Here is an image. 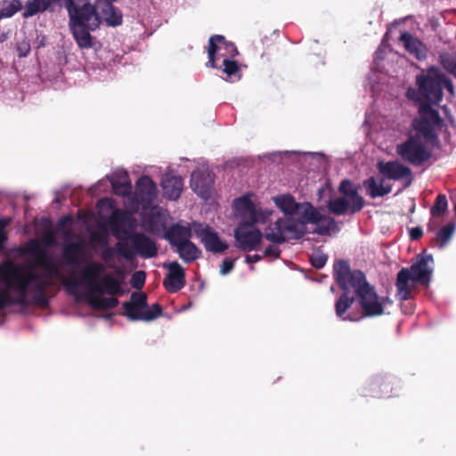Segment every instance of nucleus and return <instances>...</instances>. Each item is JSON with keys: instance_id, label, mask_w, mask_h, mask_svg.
<instances>
[{"instance_id": "64", "label": "nucleus", "mask_w": 456, "mask_h": 456, "mask_svg": "<svg viewBox=\"0 0 456 456\" xmlns=\"http://www.w3.org/2000/svg\"><path fill=\"white\" fill-rule=\"evenodd\" d=\"M150 224H151V229H152V231H153V230H154V228H153V220H151V221H150Z\"/></svg>"}, {"instance_id": "40", "label": "nucleus", "mask_w": 456, "mask_h": 456, "mask_svg": "<svg viewBox=\"0 0 456 456\" xmlns=\"http://www.w3.org/2000/svg\"><path fill=\"white\" fill-rule=\"evenodd\" d=\"M223 66V72L227 75L232 82L240 78V69L238 61L224 58Z\"/></svg>"}, {"instance_id": "25", "label": "nucleus", "mask_w": 456, "mask_h": 456, "mask_svg": "<svg viewBox=\"0 0 456 456\" xmlns=\"http://www.w3.org/2000/svg\"><path fill=\"white\" fill-rule=\"evenodd\" d=\"M343 293L339 296V297L335 302V313L336 315L343 321H350L355 322L359 321L360 318L352 315L351 314H346V312L354 304L355 298L354 297H349L348 292L351 289H342Z\"/></svg>"}, {"instance_id": "8", "label": "nucleus", "mask_w": 456, "mask_h": 456, "mask_svg": "<svg viewBox=\"0 0 456 456\" xmlns=\"http://www.w3.org/2000/svg\"><path fill=\"white\" fill-rule=\"evenodd\" d=\"M396 154L413 166H420L431 158V153L417 135H410L406 141L397 144Z\"/></svg>"}, {"instance_id": "28", "label": "nucleus", "mask_w": 456, "mask_h": 456, "mask_svg": "<svg viewBox=\"0 0 456 456\" xmlns=\"http://www.w3.org/2000/svg\"><path fill=\"white\" fill-rule=\"evenodd\" d=\"M60 0H28L24 5L22 17L27 19L37 13L44 12Z\"/></svg>"}, {"instance_id": "36", "label": "nucleus", "mask_w": 456, "mask_h": 456, "mask_svg": "<svg viewBox=\"0 0 456 456\" xmlns=\"http://www.w3.org/2000/svg\"><path fill=\"white\" fill-rule=\"evenodd\" d=\"M111 186L114 192L119 196H128L132 192V183L129 180L128 174L125 172L118 179L111 181Z\"/></svg>"}, {"instance_id": "15", "label": "nucleus", "mask_w": 456, "mask_h": 456, "mask_svg": "<svg viewBox=\"0 0 456 456\" xmlns=\"http://www.w3.org/2000/svg\"><path fill=\"white\" fill-rule=\"evenodd\" d=\"M379 173L387 179L398 181L408 177L407 186L411 183V170L398 160L379 161L377 164Z\"/></svg>"}, {"instance_id": "50", "label": "nucleus", "mask_w": 456, "mask_h": 456, "mask_svg": "<svg viewBox=\"0 0 456 456\" xmlns=\"http://www.w3.org/2000/svg\"><path fill=\"white\" fill-rule=\"evenodd\" d=\"M136 306L147 307V296L143 292H133L130 301H127Z\"/></svg>"}, {"instance_id": "51", "label": "nucleus", "mask_w": 456, "mask_h": 456, "mask_svg": "<svg viewBox=\"0 0 456 456\" xmlns=\"http://www.w3.org/2000/svg\"><path fill=\"white\" fill-rule=\"evenodd\" d=\"M11 218H1L0 219V248L7 241L8 236L5 232V228L10 224Z\"/></svg>"}, {"instance_id": "2", "label": "nucleus", "mask_w": 456, "mask_h": 456, "mask_svg": "<svg viewBox=\"0 0 456 456\" xmlns=\"http://www.w3.org/2000/svg\"><path fill=\"white\" fill-rule=\"evenodd\" d=\"M334 279L341 289H354L362 308L360 320L364 317H376L384 314L380 297L375 288L367 281L360 270L352 271L348 261L339 259L333 265Z\"/></svg>"}, {"instance_id": "7", "label": "nucleus", "mask_w": 456, "mask_h": 456, "mask_svg": "<svg viewBox=\"0 0 456 456\" xmlns=\"http://www.w3.org/2000/svg\"><path fill=\"white\" fill-rule=\"evenodd\" d=\"M432 103H419V118L413 120L414 129L428 142L438 139L436 128H442L444 120L438 110L431 107Z\"/></svg>"}, {"instance_id": "38", "label": "nucleus", "mask_w": 456, "mask_h": 456, "mask_svg": "<svg viewBox=\"0 0 456 456\" xmlns=\"http://www.w3.org/2000/svg\"><path fill=\"white\" fill-rule=\"evenodd\" d=\"M455 231V224L449 223L442 227L436 233V241L440 248H444L451 240Z\"/></svg>"}, {"instance_id": "37", "label": "nucleus", "mask_w": 456, "mask_h": 456, "mask_svg": "<svg viewBox=\"0 0 456 456\" xmlns=\"http://www.w3.org/2000/svg\"><path fill=\"white\" fill-rule=\"evenodd\" d=\"M21 9L20 0H4L0 8V20L12 17Z\"/></svg>"}, {"instance_id": "34", "label": "nucleus", "mask_w": 456, "mask_h": 456, "mask_svg": "<svg viewBox=\"0 0 456 456\" xmlns=\"http://www.w3.org/2000/svg\"><path fill=\"white\" fill-rule=\"evenodd\" d=\"M314 224L316 227L314 232L319 235H329L331 232L338 231L336 220L330 216L321 214L320 220Z\"/></svg>"}, {"instance_id": "44", "label": "nucleus", "mask_w": 456, "mask_h": 456, "mask_svg": "<svg viewBox=\"0 0 456 456\" xmlns=\"http://www.w3.org/2000/svg\"><path fill=\"white\" fill-rule=\"evenodd\" d=\"M441 64L446 71L456 77V55L442 54Z\"/></svg>"}, {"instance_id": "9", "label": "nucleus", "mask_w": 456, "mask_h": 456, "mask_svg": "<svg viewBox=\"0 0 456 456\" xmlns=\"http://www.w3.org/2000/svg\"><path fill=\"white\" fill-rule=\"evenodd\" d=\"M105 272V266L99 262H90L81 272V281L77 279H62V285L69 294L75 295L80 284L84 283L93 291L100 282L99 278Z\"/></svg>"}, {"instance_id": "46", "label": "nucleus", "mask_w": 456, "mask_h": 456, "mask_svg": "<svg viewBox=\"0 0 456 456\" xmlns=\"http://www.w3.org/2000/svg\"><path fill=\"white\" fill-rule=\"evenodd\" d=\"M241 216H242V222H240V224H247V225H250V227H255L254 225L256 223H258V221H259L260 214L255 206L252 209L248 211L246 214L243 213L241 215Z\"/></svg>"}, {"instance_id": "22", "label": "nucleus", "mask_w": 456, "mask_h": 456, "mask_svg": "<svg viewBox=\"0 0 456 456\" xmlns=\"http://www.w3.org/2000/svg\"><path fill=\"white\" fill-rule=\"evenodd\" d=\"M399 41L403 44L405 50L419 61L427 58L428 49L426 45L410 32L404 31L401 34Z\"/></svg>"}, {"instance_id": "35", "label": "nucleus", "mask_w": 456, "mask_h": 456, "mask_svg": "<svg viewBox=\"0 0 456 456\" xmlns=\"http://www.w3.org/2000/svg\"><path fill=\"white\" fill-rule=\"evenodd\" d=\"M90 305L98 311H104L115 308L119 301L118 298L111 296L110 297H104L101 296L92 297L88 298Z\"/></svg>"}, {"instance_id": "58", "label": "nucleus", "mask_w": 456, "mask_h": 456, "mask_svg": "<svg viewBox=\"0 0 456 456\" xmlns=\"http://www.w3.org/2000/svg\"><path fill=\"white\" fill-rule=\"evenodd\" d=\"M423 236V230L421 227L417 226L410 230V237L412 240H418Z\"/></svg>"}, {"instance_id": "6", "label": "nucleus", "mask_w": 456, "mask_h": 456, "mask_svg": "<svg viewBox=\"0 0 456 456\" xmlns=\"http://www.w3.org/2000/svg\"><path fill=\"white\" fill-rule=\"evenodd\" d=\"M68 2L74 3L75 7L77 5L79 12L85 16H95L99 21V25L102 20L111 26H118L122 23L120 12H118L112 5V2L109 0H96L94 5H92L88 0H68Z\"/></svg>"}, {"instance_id": "31", "label": "nucleus", "mask_w": 456, "mask_h": 456, "mask_svg": "<svg viewBox=\"0 0 456 456\" xmlns=\"http://www.w3.org/2000/svg\"><path fill=\"white\" fill-rule=\"evenodd\" d=\"M274 202L286 216H293L301 207V204L296 202L294 197L289 194L275 197Z\"/></svg>"}, {"instance_id": "12", "label": "nucleus", "mask_w": 456, "mask_h": 456, "mask_svg": "<svg viewBox=\"0 0 456 456\" xmlns=\"http://www.w3.org/2000/svg\"><path fill=\"white\" fill-rule=\"evenodd\" d=\"M192 229L195 236L200 240L207 251L216 254L228 248L226 242L223 241L210 226L194 222Z\"/></svg>"}, {"instance_id": "56", "label": "nucleus", "mask_w": 456, "mask_h": 456, "mask_svg": "<svg viewBox=\"0 0 456 456\" xmlns=\"http://www.w3.org/2000/svg\"><path fill=\"white\" fill-rule=\"evenodd\" d=\"M234 261H235V259L224 258L220 266V273L222 275H226L230 272H232V270L234 267Z\"/></svg>"}, {"instance_id": "20", "label": "nucleus", "mask_w": 456, "mask_h": 456, "mask_svg": "<svg viewBox=\"0 0 456 456\" xmlns=\"http://www.w3.org/2000/svg\"><path fill=\"white\" fill-rule=\"evenodd\" d=\"M161 186L165 198L176 200L180 198L183 190V180L181 175L167 172L162 177Z\"/></svg>"}, {"instance_id": "13", "label": "nucleus", "mask_w": 456, "mask_h": 456, "mask_svg": "<svg viewBox=\"0 0 456 456\" xmlns=\"http://www.w3.org/2000/svg\"><path fill=\"white\" fill-rule=\"evenodd\" d=\"M393 389V380L389 377L378 375L367 382L362 395L373 398L392 397Z\"/></svg>"}, {"instance_id": "59", "label": "nucleus", "mask_w": 456, "mask_h": 456, "mask_svg": "<svg viewBox=\"0 0 456 456\" xmlns=\"http://www.w3.org/2000/svg\"><path fill=\"white\" fill-rule=\"evenodd\" d=\"M44 241L48 246H53L55 243V237L53 232H47L44 236Z\"/></svg>"}, {"instance_id": "32", "label": "nucleus", "mask_w": 456, "mask_h": 456, "mask_svg": "<svg viewBox=\"0 0 456 456\" xmlns=\"http://www.w3.org/2000/svg\"><path fill=\"white\" fill-rule=\"evenodd\" d=\"M363 186L366 189L368 195L371 199H375L378 197H383L392 191L391 185L384 186L382 183L380 184L377 183L375 177L370 176L368 179L363 181Z\"/></svg>"}, {"instance_id": "21", "label": "nucleus", "mask_w": 456, "mask_h": 456, "mask_svg": "<svg viewBox=\"0 0 456 456\" xmlns=\"http://www.w3.org/2000/svg\"><path fill=\"white\" fill-rule=\"evenodd\" d=\"M338 192L352 202L351 214L360 212L365 204L364 199L358 192V186L349 179H343L338 188Z\"/></svg>"}, {"instance_id": "54", "label": "nucleus", "mask_w": 456, "mask_h": 456, "mask_svg": "<svg viewBox=\"0 0 456 456\" xmlns=\"http://www.w3.org/2000/svg\"><path fill=\"white\" fill-rule=\"evenodd\" d=\"M17 53L19 57H26L30 52V45L27 40H22L17 44Z\"/></svg>"}, {"instance_id": "27", "label": "nucleus", "mask_w": 456, "mask_h": 456, "mask_svg": "<svg viewBox=\"0 0 456 456\" xmlns=\"http://www.w3.org/2000/svg\"><path fill=\"white\" fill-rule=\"evenodd\" d=\"M175 248L184 263H192L201 256V250L191 240L184 243H179Z\"/></svg>"}, {"instance_id": "63", "label": "nucleus", "mask_w": 456, "mask_h": 456, "mask_svg": "<svg viewBox=\"0 0 456 456\" xmlns=\"http://www.w3.org/2000/svg\"><path fill=\"white\" fill-rule=\"evenodd\" d=\"M416 94V92L414 90H412V91L408 90V92H407V95L409 98H413V95H411V94Z\"/></svg>"}, {"instance_id": "10", "label": "nucleus", "mask_w": 456, "mask_h": 456, "mask_svg": "<svg viewBox=\"0 0 456 456\" xmlns=\"http://www.w3.org/2000/svg\"><path fill=\"white\" fill-rule=\"evenodd\" d=\"M239 54L236 45L227 41L222 35H213L208 39L207 67L212 69H220L217 65L219 57L232 59Z\"/></svg>"}, {"instance_id": "60", "label": "nucleus", "mask_w": 456, "mask_h": 456, "mask_svg": "<svg viewBox=\"0 0 456 456\" xmlns=\"http://www.w3.org/2000/svg\"><path fill=\"white\" fill-rule=\"evenodd\" d=\"M263 256H264L257 255V254H256V255H247L246 256V262L249 263V264L250 263H256V262L262 260Z\"/></svg>"}, {"instance_id": "62", "label": "nucleus", "mask_w": 456, "mask_h": 456, "mask_svg": "<svg viewBox=\"0 0 456 456\" xmlns=\"http://www.w3.org/2000/svg\"><path fill=\"white\" fill-rule=\"evenodd\" d=\"M380 300L382 301V306L385 308L386 304H392V300L389 299V297H380Z\"/></svg>"}, {"instance_id": "18", "label": "nucleus", "mask_w": 456, "mask_h": 456, "mask_svg": "<svg viewBox=\"0 0 456 456\" xmlns=\"http://www.w3.org/2000/svg\"><path fill=\"white\" fill-rule=\"evenodd\" d=\"M137 200L144 206L151 205L157 197V185L148 175L141 176L135 183Z\"/></svg>"}, {"instance_id": "43", "label": "nucleus", "mask_w": 456, "mask_h": 456, "mask_svg": "<svg viewBox=\"0 0 456 456\" xmlns=\"http://www.w3.org/2000/svg\"><path fill=\"white\" fill-rule=\"evenodd\" d=\"M303 222L315 224L320 220L321 213L310 203L305 204V209L302 213Z\"/></svg>"}, {"instance_id": "29", "label": "nucleus", "mask_w": 456, "mask_h": 456, "mask_svg": "<svg viewBox=\"0 0 456 456\" xmlns=\"http://www.w3.org/2000/svg\"><path fill=\"white\" fill-rule=\"evenodd\" d=\"M263 235L265 239L273 244L280 245L284 243L286 241V236L284 234L281 218H279L273 224H270Z\"/></svg>"}, {"instance_id": "3", "label": "nucleus", "mask_w": 456, "mask_h": 456, "mask_svg": "<svg viewBox=\"0 0 456 456\" xmlns=\"http://www.w3.org/2000/svg\"><path fill=\"white\" fill-rule=\"evenodd\" d=\"M113 235L118 239L116 249L118 255L126 260H132L136 255L142 258H153L158 255L156 242L142 232H128L120 230L117 222H111Z\"/></svg>"}, {"instance_id": "57", "label": "nucleus", "mask_w": 456, "mask_h": 456, "mask_svg": "<svg viewBox=\"0 0 456 456\" xmlns=\"http://www.w3.org/2000/svg\"><path fill=\"white\" fill-rule=\"evenodd\" d=\"M281 250L273 245L268 246L264 251V256H273L274 258H280Z\"/></svg>"}, {"instance_id": "14", "label": "nucleus", "mask_w": 456, "mask_h": 456, "mask_svg": "<svg viewBox=\"0 0 456 456\" xmlns=\"http://www.w3.org/2000/svg\"><path fill=\"white\" fill-rule=\"evenodd\" d=\"M432 261V255L423 256L419 254L416 257V262L408 268L411 272V279L416 281L420 285L428 287L433 273V269L428 266V263Z\"/></svg>"}, {"instance_id": "33", "label": "nucleus", "mask_w": 456, "mask_h": 456, "mask_svg": "<svg viewBox=\"0 0 456 456\" xmlns=\"http://www.w3.org/2000/svg\"><path fill=\"white\" fill-rule=\"evenodd\" d=\"M84 252V244L82 241L71 242L64 246L63 257L69 264H78L79 258Z\"/></svg>"}, {"instance_id": "41", "label": "nucleus", "mask_w": 456, "mask_h": 456, "mask_svg": "<svg viewBox=\"0 0 456 456\" xmlns=\"http://www.w3.org/2000/svg\"><path fill=\"white\" fill-rule=\"evenodd\" d=\"M27 252L34 257L37 265L48 256L46 250L36 240L29 241Z\"/></svg>"}, {"instance_id": "47", "label": "nucleus", "mask_w": 456, "mask_h": 456, "mask_svg": "<svg viewBox=\"0 0 456 456\" xmlns=\"http://www.w3.org/2000/svg\"><path fill=\"white\" fill-rule=\"evenodd\" d=\"M234 205L236 210L240 212V215H242L243 213L246 214L248 211H249L255 207L252 200L245 196L236 199L234 201Z\"/></svg>"}, {"instance_id": "4", "label": "nucleus", "mask_w": 456, "mask_h": 456, "mask_svg": "<svg viewBox=\"0 0 456 456\" xmlns=\"http://www.w3.org/2000/svg\"><path fill=\"white\" fill-rule=\"evenodd\" d=\"M416 84L418 86L416 100L419 103L438 104L443 100L444 87L451 92L453 91L452 81L434 68L429 69L427 73L417 75Z\"/></svg>"}, {"instance_id": "1", "label": "nucleus", "mask_w": 456, "mask_h": 456, "mask_svg": "<svg viewBox=\"0 0 456 456\" xmlns=\"http://www.w3.org/2000/svg\"><path fill=\"white\" fill-rule=\"evenodd\" d=\"M37 266L44 273H37L24 265L11 261L0 265V281L6 289H0V310L11 305L47 307V289L55 284L54 279L62 277L59 265L48 255Z\"/></svg>"}, {"instance_id": "49", "label": "nucleus", "mask_w": 456, "mask_h": 456, "mask_svg": "<svg viewBox=\"0 0 456 456\" xmlns=\"http://www.w3.org/2000/svg\"><path fill=\"white\" fill-rule=\"evenodd\" d=\"M145 322L152 321L162 314V307L158 303L153 304L151 308H145Z\"/></svg>"}, {"instance_id": "52", "label": "nucleus", "mask_w": 456, "mask_h": 456, "mask_svg": "<svg viewBox=\"0 0 456 456\" xmlns=\"http://www.w3.org/2000/svg\"><path fill=\"white\" fill-rule=\"evenodd\" d=\"M90 240L92 242H96L101 248H105L109 246V240L106 234L94 232L90 236Z\"/></svg>"}, {"instance_id": "39", "label": "nucleus", "mask_w": 456, "mask_h": 456, "mask_svg": "<svg viewBox=\"0 0 456 456\" xmlns=\"http://www.w3.org/2000/svg\"><path fill=\"white\" fill-rule=\"evenodd\" d=\"M123 314L126 315L130 321H145V308L134 305L128 302L123 303Z\"/></svg>"}, {"instance_id": "17", "label": "nucleus", "mask_w": 456, "mask_h": 456, "mask_svg": "<svg viewBox=\"0 0 456 456\" xmlns=\"http://www.w3.org/2000/svg\"><path fill=\"white\" fill-rule=\"evenodd\" d=\"M411 272L408 268H402L396 276V297L401 301H406L413 297L418 290L417 281L411 279Z\"/></svg>"}, {"instance_id": "16", "label": "nucleus", "mask_w": 456, "mask_h": 456, "mask_svg": "<svg viewBox=\"0 0 456 456\" xmlns=\"http://www.w3.org/2000/svg\"><path fill=\"white\" fill-rule=\"evenodd\" d=\"M168 273L163 280V286L169 293H176L185 286V272L177 262L165 265Z\"/></svg>"}, {"instance_id": "5", "label": "nucleus", "mask_w": 456, "mask_h": 456, "mask_svg": "<svg viewBox=\"0 0 456 456\" xmlns=\"http://www.w3.org/2000/svg\"><path fill=\"white\" fill-rule=\"evenodd\" d=\"M74 3L67 1V10L69 16V26L73 37L80 48L88 49L93 46V37L90 30H94L99 27V21L94 15L85 16L79 12L78 7L73 6Z\"/></svg>"}, {"instance_id": "45", "label": "nucleus", "mask_w": 456, "mask_h": 456, "mask_svg": "<svg viewBox=\"0 0 456 456\" xmlns=\"http://www.w3.org/2000/svg\"><path fill=\"white\" fill-rule=\"evenodd\" d=\"M328 260V256L321 249H316L310 256L312 265L317 269L322 268Z\"/></svg>"}, {"instance_id": "30", "label": "nucleus", "mask_w": 456, "mask_h": 456, "mask_svg": "<svg viewBox=\"0 0 456 456\" xmlns=\"http://www.w3.org/2000/svg\"><path fill=\"white\" fill-rule=\"evenodd\" d=\"M327 208L331 214L336 216H342L346 213L351 214L352 202L346 197H337L328 200Z\"/></svg>"}, {"instance_id": "42", "label": "nucleus", "mask_w": 456, "mask_h": 456, "mask_svg": "<svg viewBox=\"0 0 456 456\" xmlns=\"http://www.w3.org/2000/svg\"><path fill=\"white\" fill-rule=\"evenodd\" d=\"M448 208L447 198L444 194H438L435 200L434 205L430 209L432 216H442Z\"/></svg>"}, {"instance_id": "24", "label": "nucleus", "mask_w": 456, "mask_h": 456, "mask_svg": "<svg viewBox=\"0 0 456 456\" xmlns=\"http://www.w3.org/2000/svg\"><path fill=\"white\" fill-rule=\"evenodd\" d=\"M98 293L100 295L108 294L110 296H118L123 294L122 281L111 274L104 275L93 293Z\"/></svg>"}, {"instance_id": "48", "label": "nucleus", "mask_w": 456, "mask_h": 456, "mask_svg": "<svg viewBox=\"0 0 456 456\" xmlns=\"http://www.w3.org/2000/svg\"><path fill=\"white\" fill-rule=\"evenodd\" d=\"M146 273L144 271H137L134 273L130 279L131 286L135 289H141L144 286Z\"/></svg>"}, {"instance_id": "23", "label": "nucleus", "mask_w": 456, "mask_h": 456, "mask_svg": "<svg viewBox=\"0 0 456 456\" xmlns=\"http://www.w3.org/2000/svg\"><path fill=\"white\" fill-rule=\"evenodd\" d=\"M192 235V230L189 226H183L179 224L171 225L165 232L164 238L169 242L172 248H175L179 243L188 241Z\"/></svg>"}, {"instance_id": "26", "label": "nucleus", "mask_w": 456, "mask_h": 456, "mask_svg": "<svg viewBox=\"0 0 456 456\" xmlns=\"http://www.w3.org/2000/svg\"><path fill=\"white\" fill-rule=\"evenodd\" d=\"M287 240H299L306 233L305 222L291 217L281 218Z\"/></svg>"}, {"instance_id": "19", "label": "nucleus", "mask_w": 456, "mask_h": 456, "mask_svg": "<svg viewBox=\"0 0 456 456\" xmlns=\"http://www.w3.org/2000/svg\"><path fill=\"white\" fill-rule=\"evenodd\" d=\"M213 178L208 171H194L191 176V189L202 199L208 200L212 191Z\"/></svg>"}, {"instance_id": "61", "label": "nucleus", "mask_w": 456, "mask_h": 456, "mask_svg": "<svg viewBox=\"0 0 456 456\" xmlns=\"http://www.w3.org/2000/svg\"><path fill=\"white\" fill-rule=\"evenodd\" d=\"M71 219L69 216H63L58 223V226L61 228L66 224V223L69 222Z\"/></svg>"}, {"instance_id": "11", "label": "nucleus", "mask_w": 456, "mask_h": 456, "mask_svg": "<svg viewBox=\"0 0 456 456\" xmlns=\"http://www.w3.org/2000/svg\"><path fill=\"white\" fill-rule=\"evenodd\" d=\"M263 238L262 232L258 228L250 227V225L239 224L234 229L235 245L245 252L257 250Z\"/></svg>"}, {"instance_id": "55", "label": "nucleus", "mask_w": 456, "mask_h": 456, "mask_svg": "<svg viewBox=\"0 0 456 456\" xmlns=\"http://www.w3.org/2000/svg\"><path fill=\"white\" fill-rule=\"evenodd\" d=\"M118 254L116 247L110 248L109 246L103 248V249L101 252V257L105 262H110L114 259L115 254Z\"/></svg>"}, {"instance_id": "53", "label": "nucleus", "mask_w": 456, "mask_h": 456, "mask_svg": "<svg viewBox=\"0 0 456 456\" xmlns=\"http://www.w3.org/2000/svg\"><path fill=\"white\" fill-rule=\"evenodd\" d=\"M90 240L92 242H96L101 248H105L109 246V240L106 234L94 232L90 236Z\"/></svg>"}]
</instances>
